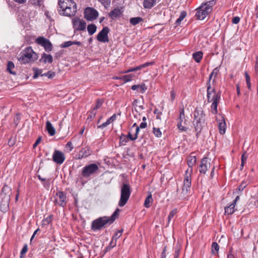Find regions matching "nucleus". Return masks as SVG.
I'll return each instance as SVG.
<instances>
[{
  "label": "nucleus",
  "instance_id": "nucleus-1",
  "mask_svg": "<svg viewBox=\"0 0 258 258\" xmlns=\"http://www.w3.org/2000/svg\"><path fill=\"white\" fill-rule=\"evenodd\" d=\"M206 115L201 108H196L194 112V125L196 136L198 138L205 122Z\"/></svg>",
  "mask_w": 258,
  "mask_h": 258
},
{
  "label": "nucleus",
  "instance_id": "nucleus-2",
  "mask_svg": "<svg viewBox=\"0 0 258 258\" xmlns=\"http://www.w3.org/2000/svg\"><path fill=\"white\" fill-rule=\"evenodd\" d=\"M221 99L220 92L216 93L214 88H212L211 84L208 83L207 88V101L208 102H212L211 108V112L215 114L217 113V106Z\"/></svg>",
  "mask_w": 258,
  "mask_h": 258
},
{
  "label": "nucleus",
  "instance_id": "nucleus-3",
  "mask_svg": "<svg viewBox=\"0 0 258 258\" xmlns=\"http://www.w3.org/2000/svg\"><path fill=\"white\" fill-rule=\"evenodd\" d=\"M38 57L37 53L33 51L32 47H27L21 52L18 59L21 63L25 64L35 61Z\"/></svg>",
  "mask_w": 258,
  "mask_h": 258
},
{
  "label": "nucleus",
  "instance_id": "nucleus-4",
  "mask_svg": "<svg viewBox=\"0 0 258 258\" xmlns=\"http://www.w3.org/2000/svg\"><path fill=\"white\" fill-rule=\"evenodd\" d=\"M213 4V1H209L198 8L196 14L197 19L200 20H204L212 12Z\"/></svg>",
  "mask_w": 258,
  "mask_h": 258
},
{
  "label": "nucleus",
  "instance_id": "nucleus-5",
  "mask_svg": "<svg viewBox=\"0 0 258 258\" xmlns=\"http://www.w3.org/2000/svg\"><path fill=\"white\" fill-rule=\"evenodd\" d=\"M191 171H186L184 174L183 185L182 186V191L179 195V198L184 199L186 198V197L189 196L191 184Z\"/></svg>",
  "mask_w": 258,
  "mask_h": 258
},
{
  "label": "nucleus",
  "instance_id": "nucleus-6",
  "mask_svg": "<svg viewBox=\"0 0 258 258\" xmlns=\"http://www.w3.org/2000/svg\"><path fill=\"white\" fill-rule=\"evenodd\" d=\"M131 194V187L126 183L123 184L121 188V194L118 206L123 207L127 202Z\"/></svg>",
  "mask_w": 258,
  "mask_h": 258
},
{
  "label": "nucleus",
  "instance_id": "nucleus-7",
  "mask_svg": "<svg viewBox=\"0 0 258 258\" xmlns=\"http://www.w3.org/2000/svg\"><path fill=\"white\" fill-rule=\"evenodd\" d=\"M99 167L96 163H91L86 165L82 169L81 174L84 178H89L91 176L98 173Z\"/></svg>",
  "mask_w": 258,
  "mask_h": 258
},
{
  "label": "nucleus",
  "instance_id": "nucleus-8",
  "mask_svg": "<svg viewBox=\"0 0 258 258\" xmlns=\"http://www.w3.org/2000/svg\"><path fill=\"white\" fill-rule=\"evenodd\" d=\"M58 13L61 15L71 17L74 16L77 11L76 8L71 9V7H67V5L65 6L63 2H58Z\"/></svg>",
  "mask_w": 258,
  "mask_h": 258
},
{
  "label": "nucleus",
  "instance_id": "nucleus-9",
  "mask_svg": "<svg viewBox=\"0 0 258 258\" xmlns=\"http://www.w3.org/2000/svg\"><path fill=\"white\" fill-rule=\"evenodd\" d=\"M107 224H109V221L107 220L106 216L99 217L92 221L91 229L94 231L101 230Z\"/></svg>",
  "mask_w": 258,
  "mask_h": 258
},
{
  "label": "nucleus",
  "instance_id": "nucleus-10",
  "mask_svg": "<svg viewBox=\"0 0 258 258\" xmlns=\"http://www.w3.org/2000/svg\"><path fill=\"white\" fill-rule=\"evenodd\" d=\"M84 18L88 21L96 20L99 15L98 12L94 8L87 7L84 10Z\"/></svg>",
  "mask_w": 258,
  "mask_h": 258
},
{
  "label": "nucleus",
  "instance_id": "nucleus-11",
  "mask_svg": "<svg viewBox=\"0 0 258 258\" xmlns=\"http://www.w3.org/2000/svg\"><path fill=\"white\" fill-rule=\"evenodd\" d=\"M35 42L39 45L42 46L46 51L50 52L52 49V45L50 41L43 37H39L36 39Z\"/></svg>",
  "mask_w": 258,
  "mask_h": 258
},
{
  "label": "nucleus",
  "instance_id": "nucleus-12",
  "mask_svg": "<svg viewBox=\"0 0 258 258\" xmlns=\"http://www.w3.org/2000/svg\"><path fill=\"white\" fill-rule=\"evenodd\" d=\"M73 27L77 30L84 31L86 29V23L83 19L75 17L72 20Z\"/></svg>",
  "mask_w": 258,
  "mask_h": 258
},
{
  "label": "nucleus",
  "instance_id": "nucleus-13",
  "mask_svg": "<svg viewBox=\"0 0 258 258\" xmlns=\"http://www.w3.org/2000/svg\"><path fill=\"white\" fill-rule=\"evenodd\" d=\"M56 196L57 198L54 201L55 204L64 207L67 204L66 194L63 191H59L56 192Z\"/></svg>",
  "mask_w": 258,
  "mask_h": 258
},
{
  "label": "nucleus",
  "instance_id": "nucleus-14",
  "mask_svg": "<svg viewBox=\"0 0 258 258\" xmlns=\"http://www.w3.org/2000/svg\"><path fill=\"white\" fill-rule=\"evenodd\" d=\"M109 32V29L107 27H103L97 35L96 37L97 40L101 42H108L109 39L108 34Z\"/></svg>",
  "mask_w": 258,
  "mask_h": 258
},
{
  "label": "nucleus",
  "instance_id": "nucleus-15",
  "mask_svg": "<svg viewBox=\"0 0 258 258\" xmlns=\"http://www.w3.org/2000/svg\"><path fill=\"white\" fill-rule=\"evenodd\" d=\"M11 194V188L7 184H5L2 189L0 195L2 200H6V202L10 201Z\"/></svg>",
  "mask_w": 258,
  "mask_h": 258
},
{
  "label": "nucleus",
  "instance_id": "nucleus-16",
  "mask_svg": "<svg viewBox=\"0 0 258 258\" xmlns=\"http://www.w3.org/2000/svg\"><path fill=\"white\" fill-rule=\"evenodd\" d=\"M65 158L64 155L62 152L58 150L54 151L52 155V160L55 163L61 164L64 162Z\"/></svg>",
  "mask_w": 258,
  "mask_h": 258
},
{
  "label": "nucleus",
  "instance_id": "nucleus-17",
  "mask_svg": "<svg viewBox=\"0 0 258 258\" xmlns=\"http://www.w3.org/2000/svg\"><path fill=\"white\" fill-rule=\"evenodd\" d=\"M211 164L207 158L202 159L200 165L199 171L201 174H205L207 171L210 168Z\"/></svg>",
  "mask_w": 258,
  "mask_h": 258
},
{
  "label": "nucleus",
  "instance_id": "nucleus-18",
  "mask_svg": "<svg viewBox=\"0 0 258 258\" xmlns=\"http://www.w3.org/2000/svg\"><path fill=\"white\" fill-rule=\"evenodd\" d=\"M185 119V114H184V111L183 108L182 109V110L180 111L179 119V122L177 123V127L181 131H186L187 127L184 126L182 125V122L183 119Z\"/></svg>",
  "mask_w": 258,
  "mask_h": 258
},
{
  "label": "nucleus",
  "instance_id": "nucleus-19",
  "mask_svg": "<svg viewBox=\"0 0 258 258\" xmlns=\"http://www.w3.org/2000/svg\"><path fill=\"white\" fill-rule=\"evenodd\" d=\"M92 153L90 148L88 147H86L82 149L79 152V159H82L86 158L89 156Z\"/></svg>",
  "mask_w": 258,
  "mask_h": 258
},
{
  "label": "nucleus",
  "instance_id": "nucleus-20",
  "mask_svg": "<svg viewBox=\"0 0 258 258\" xmlns=\"http://www.w3.org/2000/svg\"><path fill=\"white\" fill-rule=\"evenodd\" d=\"M155 63L154 61H151L149 62H146L144 64H142L141 65H140L136 67L132 68L127 71H126V73L131 72H135L139 70H141V69L146 68V67L153 65Z\"/></svg>",
  "mask_w": 258,
  "mask_h": 258
},
{
  "label": "nucleus",
  "instance_id": "nucleus-21",
  "mask_svg": "<svg viewBox=\"0 0 258 258\" xmlns=\"http://www.w3.org/2000/svg\"><path fill=\"white\" fill-rule=\"evenodd\" d=\"M121 15H122V12L120 9L116 8L111 11L108 14L109 17L113 20Z\"/></svg>",
  "mask_w": 258,
  "mask_h": 258
},
{
  "label": "nucleus",
  "instance_id": "nucleus-22",
  "mask_svg": "<svg viewBox=\"0 0 258 258\" xmlns=\"http://www.w3.org/2000/svg\"><path fill=\"white\" fill-rule=\"evenodd\" d=\"M226 124L224 118L222 116L221 120H219L218 124V128L219 132L221 135H223L225 133Z\"/></svg>",
  "mask_w": 258,
  "mask_h": 258
},
{
  "label": "nucleus",
  "instance_id": "nucleus-23",
  "mask_svg": "<svg viewBox=\"0 0 258 258\" xmlns=\"http://www.w3.org/2000/svg\"><path fill=\"white\" fill-rule=\"evenodd\" d=\"M46 129L50 136H52L55 135V130L51 122L48 120L46 122Z\"/></svg>",
  "mask_w": 258,
  "mask_h": 258
},
{
  "label": "nucleus",
  "instance_id": "nucleus-24",
  "mask_svg": "<svg viewBox=\"0 0 258 258\" xmlns=\"http://www.w3.org/2000/svg\"><path fill=\"white\" fill-rule=\"evenodd\" d=\"M196 162V158L195 156H190L187 159V165L188 166V168L186 171H191V173H192V166L195 164Z\"/></svg>",
  "mask_w": 258,
  "mask_h": 258
},
{
  "label": "nucleus",
  "instance_id": "nucleus-25",
  "mask_svg": "<svg viewBox=\"0 0 258 258\" xmlns=\"http://www.w3.org/2000/svg\"><path fill=\"white\" fill-rule=\"evenodd\" d=\"M120 211V210L118 208H117L111 216L107 217V219L109 221V224H112L115 219L118 218Z\"/></svg>",
  "mask_w": 258,
  "mask_h": 258
},
{
  "label": "nucleus",
  "instance_id": "nucleus-26",
  "mask_svg": "<svg viewBox=\"0 0 258 258\" xmlns=\"http://www.w3.org/2000/svg\"><path fill=\"white\" fill-rule=\"evenodd\" d=\"M116 115L114 114L110 118H109L106 122L98 126V128H103L109 125L111 122H113L116 119Z\"/></svg>",
  "mask_w": 258,
  "mask_h": 258
},
{
  "label": "nucleus",
  "instance_id": "nucleus-27",
  "mask_svg": "<svg viewBox=\"0 0 258 258\" xmlns=\"http://www.w3.org/2000/svg\"><path fill=\"white\" fill-rule=\"evenodd\" d=\"M59 2H63L65 6L67 5V7H71V9L75 8L77 9V4L73 0H59Z\"/></svg>",
  "mask_w": 258,
  "mask_h": 258
},
{
  "label": "nucleus",
  "instance_id": "nucleus-28",
  "mask_svg": "<svg viewBox=\"0 0 258 258\" xmlns=\"http://www.w3.org/2000/svg\"><path fill=\"white\" fill-rule=\"evenodd\" d=\"M10 201L6 202V200H2L1 205H0V209L3 212H6L9 209V204Z\"/></svg>",
  "mask_w": 258,
  "mask_h": 258
},
{
  "label": "nucleus",
  "instance_id": "nucleus-29",
  "mask_svg": "<svg viewBox=\"0 0 258 258\" xmlns=\"http://www.w3.org/2000/svg\"><path fill=\"white\" fill-rule=\"evenodd\" d=\"M235 205L232 203L230 206L225 208V214L231 215L235 212Z\"/></svg>",
  "mask_w": 258,
  "mask_h": 258
},
{
  "label": "nucleus",
  "instance_id": "nucleus-30",
  "mask_svg": "<svg viewBox=\"0 0 258 258\" xmlns=\"http://www.w3.org/2000/svg\"><path fill=\"white\" fill-rule=\"evenodd\" d=\"M156 0H144L143 5L146 9H150L155 4Z\"/></svg>",
  "mask_w": 258,
  "mask_h": 258
},
{
  "label": "nucleus",
  "instance_id": "nucleus-31",
  "mask_svg": "<svg viewBox=\"0 0 258 258\" xmlns=\"http://www.w3.org/2000/svg\"><path fill=\"white\" fill-rule=\"evenodd\" d=\"M43 60V61L45 63L46 62H48V63H50L53 61V58L51 55L43 53L42 54L40 60Z\"/></svg>",
  "mask_w": 258,
  "mask_h": 258
},
{
  "label": "nucleus",
  "instance_id": "nucleus-32",
  "mask_svg": "<svg viewBox=\"0 0 258 258\" xmlns=\"http://www.w3.org/2000/svg\"><path fill=\"white\" fill-rule=\"evenodd\" d=\"M203 52L197 51L192 54V57L197 62H200L203 57Z\"/></svg>",
  "mask_w": 258,
  "mask_h": 258
},
{
  "label": "nucleus",
  "instance_id": "nucleus-33",
  "mask_svg": "<svg viewBox=\"0 0 258 258\" xmlns=\"http://www.w3.org/2000/svg\"><path fill=\"white\" fill-rule=\"evenodd\" d=\"M97 29L96 26L94 24H91L88 25L87 30L90 35H92L95 33Z\"/></svg>",
  "mask_w": 258,
  "mask_h": 258
},
{
  "label": "nucleus",
  "instance_id": "nucleus-34",
  "mask_svg": "<svg viewBox=\"0 0 258 258\" xmlns=\"http://www.w3.org/2000/svg\"><path fill=\"white\" fill-rule=\"evenodd\" d=\"M43 0H29L28 4L36 7H40Z\"/></svg>",
  "mask_w": 258,
  "mask_h": 258
},
{
  "label": "nucleus",
  "instance_id": "nucleus-35",
  "mask_svg": "<svg viewBox=\"0 0 258 258\" xmlns=\"http://www.w3.org/2000/svg\"><path fill=\"white\" fill-rule=\"evenodd\" d=\"M143 19L140 17L132 18L130 20V22L133 25H136L140 22L143 21Z\"/></svg>",
  "mask_w": 258,
  "mask_h": 258
},
{
  "label": "nucleus",
  "instance_id": "nucleus-36",
  "mask_svg": "<svg viewBox=\"0 0 258 258\" xmlns=\"http://www.w3.org/2000/svg\"><path fill=\"white\" fill-rule=\"evenodd\" d=\"M218 72H219V70L217 68H215L213 70L212 72L211 73V74L209 76V80H208V82L207 83V88L208 87V83H209V84H211L210 82H211V80L212 79L213 77L214 76L215 77L217 76V75L218 74Z\"/></svg>",
  "mask_w": 258,
  "mask_h": 258
},
{
  "label": "nucleus",
  "instance_id": "nucleus-37",
  "mask_svg": "<svg viewBox=\"0 0 258 258\" xmlns=\"http://www.w3.org/2000/svg\"><path fill=\"white\" fill-rule=\"evenodd\" d=\"M152 202L153 199L151 194H150L146 198L144 202V206L146 208H149L151 206L150 204Z\"/></svg>",
  "mask_w": 258,
  "mask_h": 258
},
{
  "label": "nucleus",
  "instance_id": "nucleus-38",
  "mask_svg": "<svg viewBox=\"0 0 258 258\" xmlns=\"http://www.w3.org/2000/svg\"><path fill=\"white\" fill-rule=\"evenodd\" d=\"M186 16V12L185 11H182L180 13L179 17L176 20V24L177 25H179L181 22L184 19V18Z\"/></svg>",
  "mask_w": 258,
  "mask_h": 258
},
{
  "label": "nucleus",
  "instance_id": "nucleus-39",
  "mask_svg": "<svg viewBox=\"0 0 258 258\" xmlns=\"http://www.w3.org/2000/svg\"><path fill=\"white\" fill-rule=\"evenodd\" d=\"M219 249V246L216 242H214L212 244V252L213 254L217 253Z\"/></svg>",
  "mask_w": 258,
  "mask_h": 258
},
{
  "label": "nucleus",
  "instance_id": "nucleus-40",
  "mask_svg": "<svg viewBox=\"0 0 258 258\" xmlns=\"http://www.w3.org/2000/svg\"><path fill=\"white\" fill-rule=\"evenodd\" d=\"M15 67V65L12 61H9L7 64V71L12 74H16V73L12 71V69Z\"/></svg>",
  "mask_w": 258,
  "mask_h": 258
},
{
  "label": "nucleus",
  "instance_id": "nucleus-41",
  "mask_svg": "<svg viewBox=\"0 0 258 258\" xmlns=\"http://www.w3.org/2000/svg\"><path fill=\"white\" fill-rule=\"evenodd\" d=\"M128 141L127 137L124 135L122 134L119 138V142L122 145H125V144Z\"/></svg>",
  "mask_w": 258,
  "mask_h": 258
},
{
  "label": "nucleus",
  "instance_id": "nucleus-42",
  "mask_svg": "<svg viewBox=\"0 0 258 258\" xmlns=\"http://www.w3.org/2000/svg\"><path fill=\"white\" fill-rule=\"evenodd\" d=\"M153 133L154 135L155 136V137L157 138H160L162 136V133L159 128L154 127L153 128Z\"/></svg>",
  "mask_w": 258,
  "mask_h": 258
},
{
  "label": "nucleus",
  "instance_id": "nucleus-43",
  "mask_svg": "<svg viewBox=\"0 0 258 258\" xmlns=\"http://www.w3.org/2000/svg\"><path fill=\"white\" fill-rule=\"evenodd\" d=\"M16 142V137L12 136L9 140L8 145L9 147H13L15 145Z\"/></svg>",
  "mask_w": 258,
  "mask_h": 258
},
{
  "label": "nucleus",
  "instance_id": "nucleus-44",
  "mask_svg": "<svg viewBox=\"0 0 258 258\" xmlns=\"http://www.w3.org/2000/svg\"><path fill=\"white\" fill-rule=\"evenodd\" d=\"M53 216L52 215H49V216L47 217L46 218L43 220V225H48L50 224L52 221Z\"/></svg>",
  "mask_w": 258,
  "mask_h": 258
},
{
  "label": "nucleus",
  "instance_id": "nucleus-45",
  "mask_svg": "<svg viewBox=\"0 0 258 258\" xmlns=\"http://www.w3.org/2000/svg\"><path fill=\"white\" fill-rule=\"evenodd\" d=\"M103 102V101L101 99H98L96 103V105L94 108H93V110H94L95 111H96V110L99 108L102 105Z\"/></svg>",
  "mask_w": 258,
  "mask_h": 258
},
{
  "label": "nucleus",
  "instance_id": "nucleus-46",
  "mask_svg": "<svg viewBox=\"0 0 258 258\" xmlns=\"http://www.w3.org/2000/svg\"><path fill=\"white\" fill-rule=\"evenodd\" d=\"M122 232L123 229L118 230L117 232H116L112 237L113 240H114V241H116L117 239L121 236Z\"/></svg>",
  "mask_w": 258,
  "mask_h": 258
},
{
  "label": "nucleus",
  "instance_id": "nucleus-47",
  "mask_svg": "<svg viewBox=\"0 0 258 258\" xmlns=\"http://www.w3.org/2000/svg\"><path fill=\"white\" fill-rule=\"evenodd\" d=\"M244 74L245 77L246 82L247 85V88L248 89H250L251 88L250 76L246 72H245Z\"/></svg>",
  "mask_w": 258,
  "mask_h": 258
},
{
  "label": "nucleus",
  "instance_id": "nucleus-48",
  "mask_svg": "<svg viewBox=\"0 0 258 258\" xmlns=\"http://www.w3.org/2000/svg\"><path fill=\"white\" fill-rule=\"evenodd\" d=\"M177 209H174L170 212V213L168 217V222H169L170 221V220L173 218V217L177 213Z\"/></svg>",
  "mask_w": 258,
  "mask_h": 258
},
{
  "label": "nucleus",
  "instance_id": "nucleus-49",
  "mask_svg": "<svg viewBox=\"0 0 258 258\" xmlns=\"http://www.w3.org/2000/svg\"><path fill=\"white\" fill-rule=\"evenodd\" d=\"M55 74L54 72H51L50 71H48L46 73H44V74L41 75V76L42 77L46 76L48 78H52L53 77H54L55 76Z\"/></svg>",
  "mask_w": 258,
  "mask_h": 258
},
{
  "label": "nucleus",
  "instance_id": "nucleus-50",
  "mask_svg": "<svg viewBox=\"0 0 258 258\" xmlns=\"http://www.w3.org/2000/svg\"><path fill=\"white\" fill-rule=\"evenodd\" d=\"M73 45V41H66L60 45L61 48H67Z\"/></svg>",
  "mask_w": 258,
  "mask_h": 258
},
{
  "label": "nucleus",
  "instance_id": "nucleus-51",
  "mask_svg": "<svg viewBox=\"0 0 258 258\" xmlns=\"http://www.w3.org/2000/svg\"><path fill=\"white\" fill-rule=\"evenodd\" d=\"M28 251V246L27 244H25L23 246L21 251L20 252V257L22 258L24 256V255Z\"/></svg>",
  "mask_w": 258,
  "mask_h": 258
},
{
  "label": "nucleus",
  "instance_id": "nucleus-52",
  "mask_svg": "<svg viewBox=\"0 0 258 258\" xmlns=\"http://www.w3.org/2000/svg\"><path fill=\"white\" fill-rule=\"evenodd\" d=\"M133 76L132 75H124L123 77V79L125 82H129L132 80Z\"/></svg>",
  "mask_w": 258,
  "mask_h": 258
},
{
  "label": "nucleus",
  "instance_id": "nucleus-53",
  "mask_svg": "<svg viewBox=\"0 0 258 258\" xmlns=\"http://www.w3.org/2000/svg\"><path fill=\"white\" fill-rule=\"evenodd\" d=\"M247 184L245 182H242L238 187L237 188V190L238 191H242L243 189L246 186Z\"/></svg>",
  "mask_w": 258,
  "mask_h": 258
},
{
  "label": "nucleus",
  "instance_id": "nucleus-54",
  "mask_svg": "<svg viewBox=\"0 0 258 258\" xmlns=\"http://www.w3.org/2000/svg\"><path fill=\"white\" fill-rule=\"evenodd\" d=\"M175 96H176L175 92V91L173 89H172L170 91L171 101L172 102H173L174 100L175 99Z\"/></svg>",
  "mask_w": 258,
  "mask_h": 258
},
{
  "label": "nucleus",
  "instance_id": "nucleus-55",
  "mask_svg": "<svg viewBox=\"0 0 258 258\" xmlns=\"http://www.w3.org/2000/svg\"><path fill=\"white\" fill-rule=\"evenodd\" d=\"M127 139H130L131 141H135L136 140L137 138V135H135L134 136H133L131 133H128L127 135Z\"/></svg>",
  "mask_w": 258,
  "mask_h": 258
},
{
  "label": "nucleus",
  "instance_id": "nucleus-56",
  "mask_svg": "<svg viewBox=\"0 0 258 258\" xmlns=\"http://www.w3.org/2000/svg\"><path fill=\"white\" fill-rule=\"evenodd\" d=\"M240 21V18L238 16L234 17L233 18L232 22L233 24H237Z\"/></svg>",
  "mask_w": 258,
  "mask_h": 258
},
{
  "label": "nucleus",
  "instance_id": "nucleus-57",
  "mask_svg": "<svg viewBox=\"0 0 258 258\" xmlns=\"http://www.w3.org/2000/svg\"><path fill=\"white\" fill-rule=\"evenodd\" d=\"M41 73H42V71L41 70H36L35 71V74L34 75L33 78L34 79L37 78L39 75H42Z\"/></svg>",
  "mask_w": 258,
  "mask_h": 258
},
{
  "label": "nucleus",
  "instance_id": "nucleus-58",
  "mask_svg": "<svg viewBox=\"0 0 258 258\" xmlns=\"http://www.w3.org/2000/svg\"><path fill=\"white\" fill-rule=\"evenodd\" d=\"M96 114V111H95L94 110H92V111L90 112V114L88 115V119H92L93 118L95 115Z\"/></svg>",
  "mask_w": 258,
  "mask_h": 258
},
{
  "label": "nucleus",
  "instance_id": "nucleus-59",
  "mask_svg": "<svg viewBox=\"0 0 258 258\" xmlns=\"http://www.w3.org/2000/svg\"><path fill=\"white\" fill-rule=\"evenodd\" d=\"M41 140V137H39L36 140L34 144H33V148H35L36 147V146L40 143Z\"/></svg>",
  "mask_w": 258,
  "mask_h": 258
},
{
  "label": "nucleus",
  "instance_id": "nucleus-60",
  "mask_svg": "<svg viewBox=\"0 0 258 258\" xmlns=\"http://www.w3.org/2000/svg\"><path fill=\"white\" fill-rule=\"evenodd\" d=\"M246 152L245 151L242 154V156H241V162H245V161L247 158V156L246 155Z\"/></svg>",
  "mask_w": 258,
  "mask_h": 258
},
{
  "label": "nucleus",
  "instance_id": "nucleus-61",
  "mask_svg": "<svg viewBox=\"0 0 258 258\" xmlns=\"http://www.w3.org/2000/svg\"><path fill=\"white\" fill-rule=\"evenodd\" d=\"M66 147H69V152H71L74 148L73 145H72V143L71 141H69L67 143V145H66Z\"/></svg>",
  "mask_w": 258,
  "mask_h": 258
},
{
  "label": "nucleus",
  "instance_id": "nucleus-62",
  "mask_svg": "<svg viewBox=\"0 0 258 258\" xmlns=\"http://www.w3.org/2000/svg\"><path fill=\"white\" fill-rule=\"evenodd\" d=\"M139 89H141V92L142 93H143L147 89V87H146L144 84L140 85Z\"/></svg>",
  "mask_w": 258,
  "mask_h": 258
},
{
  "label": "nucleus",
  "instance_id": "nucleus-63",
  "mask_svg": "<svg viewBox=\"0 0 258 258\" xmlns=\"http://www.w3.org/2000/svg\"><path fill=\"white\" fill-rule=\"evenodd\" d=\"M179 254V248H175V254L174 256V258H178Z\"/></svg>",
  "mask_w": 258,
  "mask_h": 258
},
{
  "label": "nucleus",
  "instance_id": "nucleus-64",
  "mask_svg": "<svg viewBox=\"0 0 258 258\" xmlns=\"http://www.w3.org/2000/svg\"><path fill=\"white\" fill-rule=\"evenodd\" d=\"M255 70L256 73L258 74V57H256V62L255 64Z\"/></svg>",
  "mask_w": 258,
  "mask_h": 258
}]
</instances>
